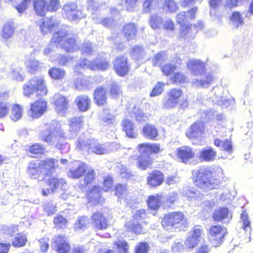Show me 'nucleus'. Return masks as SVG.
<instances>
[{"instance_id": "nucleus-1", "label": "nucleus", "mask_w": 253, "mask_h": 253, "mask_svg": "<svg viewBox=\"0 0 253 253\" xmlns=\"http://www.w3.org/2000/svg\"><path fill=\"white\" fill-rule=\"evenodd\" d=\"M192 176L195 185L206 190L216 188L221 182L220 178L208 168L193 170Z\"/></svg>"}, {"instance_id": "nucleus-2", "label": "nucleus", "mask_w": 253, "mask_h": 253, "mask_svg": "<svg viewBox=\"0 0 253 253\" xmlns=\"http://www.w3.org/2000/svg\"><path fill=\"white\" fill-rule=\"evenodd\" d=\"M55 162L57 163V160L54 159H47L41 161L39 163L31 162L28 166V173L34 179L39 178L42 173V179L44 180L54 174Z\"/></svg>"}, {"instance_id": "nucleus-3", "label": "nucleus", "mask_w": 253, "mask_h": 253, "mask_svg": "<svg viewBox=\"0 0 253 253\" xmlns=\"http://www.w3.org/2000/svg\"><path fill=\"white\" fill-rule=\"evenodd\" d=\"M69 29L67 27L61 29L53 34L52 39V42L56 43L57 46L59 45L67 52H73L79 48L76 39L69 34Z\"/></svg>"}, {"instance_id": "nucleus-4", "label": "nucleus", "mask_w": 253, "mask_h": 253, "mask_svg": "<svg viewBox=\"0 0 253 253\" xmlns=\"http://www.w3.org/2000/svg\"><path fill=\"white\" fill-rule=\"evenodd\" d=\"M40 139L50 145L56 143L59 137L63 138L64 132L60 129V124L53 120L45 124V128L39 133Z\"/></svg>"}, {"instance_id": "nucleus-5", "label": "nucleus", "mask_w": 253, "mask_h": 253, "mask_svg": "<svg viewBox=\"0 0 253 253\" xmlns=\"http://www.w3.org/2000/svg\"><path fill=\"white\" fill-rule=\"evenodd\" d=\"M138 147L141 155L137 158V165L141 169L145 170L150 167L152 163L151 154L160 151V145L146 143L139 144Z\"/></svg>"}, {"instance_id": "nucleus-6", "label": "nucleus", "mask_w": 253, "mask_h": 253, "mask_svg": "<svg viewBox=\"0 0 253 253\" xmlns=\"http://www.w3.org/2000/svg\"><path fill=\"white\" fill-rule=\"evenodd\" d=\"M23 94L25 96L30 97L31 95L36 92V95L43 96L46 95L47 89L45 86L44 79L41 77H34L31 78L23 86Z\"/></svg>"}, {"instance_id": "nucleus-7", "label": "nucleus", "mask_w": 253, "mask_h": 253, "mask_svg": "<svg viewBox=\"0 0 253 253\" xmlns=\"http://www.w3.org/2000/svg\"><path fill=\"white\" fill-rule=\"evenodd\" d=\"M77 146L80 149H84L89 153H94L98 155L105 154L108 151L103 145L100 144L94 139L83 140L80 137Z\"/></svg>"}, {"instance_id": "nucleus-8", "label": "nucleus", "mask_w": 253, "mask_h": 253, "mask_svg": "<svg viewBox=\"0 0 253 253\" xmlns=\"http://www.w3.org/2000/svg\"><path fill=\"white\" fill-rule=\"evenodd\" d=\"M181 222H182V224H187L186 222L184 220L183 213L176 211L166 215L162 220V224L166 230L171 231L174 228H176Z\"/></svg>"}, {"instance_id": "nucleus-9", "label": "nucleus", "mask_w": 253, "mask_h": 253, "mask_svg": "<svg viewBox=\"0 0 253 253\" xmlns=\"http://www.w3.org/2000/svg\"><path fill=\"white\" fill-rule=\"evenodd\" d=\"M62 15L69 20L81 19L85 16L82 10L77 9V4L74 2H68L64 4Z\"/></svg>"}, {"instance_id": "nucleus-10", "label": "nucleus", "mask_w": 253, "mask_h": 253, "mask_svg": "<svg viewBox=\"0 0 253 253\" xmlns=\"http://www.w3.org/2000/svg\"><path fill=\"white\" fill-rule=\"evenodd\" d=\"M209 239L214 245L221 244L224 236L227 234V229L221 225L211 226L209 229Z\"/></svg>"}, {"instance_id": "nucleus-11", "label": "nucleus", "mask_w": 253, "mask_h": 253, "mask_svg": "<svg viewBox=\"0 0 253 253\" xmlns=\"http://www.w3.org/2000/svg\"><path fill=\"white\" fill-rule=\"evenodd\" d=\"M182 90L179 88L170 89L167 93V97L163 100V106L166 109H171L176 107L178 103Z\"/></svg>"}, {"instance_id": "nucleus-12", "label": "nucleus", "mask_w": 253, "mask_h": 253, "mask_svg": "<svg viewBox=\"0 0 253 253\" xmlns=\"http://www.w3.org/2000/svg\"><path fill=\"white\" fill-rule=\"evenodd\" d=\"M44 180L50 187V188L42 189V193L43 196H47L50 193H54L59 187H61L62 189H65L66 187L65 180L64 179L55 177L54 174L53 175V176L46 178Z\"/></svg>"}, {"instance_id": "nucleus-13", "label": "nucleus", "mask_w": 253, "mask_h": 253, "mask_svg": "<svg viewBox=\"0 0 253 253\" xmlns=\"http://www.w3.org/2000/svg\"><path fill=\"white\" fill-rule=\"evenodd\" d=\"M52 245L59 253H67L70 250V245L67 238L63 235H58L53 238Z\"/></svg>"}, {"instance_id": "nucleus-14", "label": "nucleus", "mask_w": 253, "mask_h": 253, "mask_svg": "<svg viewBox=\"0 0 253 253\" xmlns=\"http://www.w3.org/2000/svg\"><path fill=\"white\" fill-rule=\"evenodd\" d=\"M204 132V124L202 122H197L191 125L186 135L191 139H200Z\"/></svg>"}, {"instance_id": "nucleus-15", "label": "nucleus", "mask_w": 253, "mask_h": 253, "mask_svg": "<svg viewBox=\"0 0 253 253\" xmlns=\"http://www.w3.org/2000/svg\"><path fill=\"white\" fill-rule=\"evenodd\" d=\"M91 221L94 227L99 230L106 229L108 225L107 218L99 211H96L92 214Z\"/></svg>"}, {"instance_id": "nucleus-16", "label": "nucleus", "mask_w": 253, "mask_h": 253, "mask_svg": "<svg viewBox=\"0 0 253 253\" xmlns=\"http://www.w3.org/2000/svg\"><path fill=\"white\" fill-rule=\"evenodd\" d=\"M54 99L56 112L60 115L64 116L68 107V102L66 97L60 94H56L54 96Z\"/></svg>"}, {"instance_id": "nucleus-17", "label": "nucleus", "mask_w": 253, "mask_h": 253, "mask_svg": "<svg viewBox=\"0 0 253 253\" xmlns=\"http://www.w3.org/2000/svg\"><path fill=\"white\" fill-rule=\"evenodd\" d=\"M164 181V175L158 170H154L149 173L147 178L148 184L152 187L161 185Z\"/></svg>"}, {"instance_id": "nucleus-18", "label": "nucleus", "mask_w": 253, "mask_h": 253, "mask_svg": "<svg viewBox=\"0 0 253 253\" xmlns=\"http://www.w3.org/2000/svg\"><path fill=\"white\" fill-rule=\"evenodd\" d=\"M195 153L192 148L184 146L177 149V156L181 162L188 163L190 160L194 158Z\"/></svg>"}, {"instance_id": "nucleus-19", "label": "nucleus", "mask_w": 253, "mask_h": 253, "mask_svg": "<svg viewBox=\"0 0 253 253\" xmlns=\"http://www.w3.org/2000/svg\"><path fill=\"white\" fill-rule=\"evenodd\" d=\"M187 68L195 76H202L205 72V64L197 59H192L187 64Z\"/></svg>"}, {"instance_id": "nucleus-20", "label": "nucleus", "mask_w": 253, "mask_h": 253, "mask_svg": "<svg viewBox=\"0 0 253 253\" xmlns=\"http://www.w3.org/2000/svg\"><path fill=\"white\" fill-rule=\"evenodd\" d=\"M114 67L117 73L121 76H125L129 71L127 59L124 56L116 58L114 62Z\"/></svg>"}, {"instance_id": "nucleus-21", "label": "nucleus", "mask_w": 253, "mask_h": 253, "mask_svg": "<svg viewBox=\"0 0 253 253\" xmlns=\"http://www.w3.org/2000/svg\"><path fill=\"white\" fill-rule=\"evenodd\" d=\"M47 103L45 101L40 100L31 104L30 115L33 118L40 117L45 111Z\"/></svg>"}, {"instance_id": "nucleus-22", "label": "nucleus", "mask_w": 253, "mask_h": 253, "mask_svg": "<svg viewBox=\"0 0 253 253\" xmlns=\"http://www.w3.org/2000/svg\"><path fill=\"white\" fill-rule=\"evenodd\" d=\"M47 103L45 101L40 100L31 104L30 115L33 118L40 117L45 111Z\"/></svg>"}, {"instance_id": "nucleus-23", "label": "nucleus", "mask_w": 253, "mask_h": 253, "mask_svg": "<svg viewBox=\"0 0 253 253\" xmlns=\"http://www.w3.org/2000/svg\"><path fill=\"white\" fill-rule=\"evenodd\" d=\"M231 218L232 215L230 214L229 209L227 208H219L212 214L213 220L218 222H228Z\"/></svg>"}, {"instance_id": "nucleus-24", "label": "nucleus", "mask_w": 253, "mask_h": 253, "mask_svg": "<svg viewBox=\"0 0 253 253\" xmlns=\"http://www.w3.org/2000/svg\"><path fill=\"white\" fill-rule=\"evenodd\" d=\"M88 167L82 162H76L75 168L68 172V176L73 178H79L84 173Z\"/></svg>"}, {"instance_id": "nucleus-25", "label": "nucleus", "mask_w": 253, "mask_h": 253, "mask_svg": "<svg viewBox=\"0 0 253 253\" xmlns=\"http://www.w3.org/2000/svg\"><path fill=\"white\" fill-rule=\"evenodd\" d=\"M82 119L81 117H74L69 121V131L71 133L68 134L69 138H71L77 135L82 125Z\"/></svg>"}, {"instance_id": "nucleus-26", "label": "nucleus", "mask_w": 253, "mask_h": 253, "mask_svg": "<svg viewBox=\"0 0 253 253\" xmlns=\"http://www.w3.org/2000/svg\"><path fill=\"white\" fill-rule=\"evenodd\" d=\"M197 33V30L192 29V25H182L180 34V38L184 41L188 42L193 39Z\"/></svg>"}, {"instance_id": "nucleus-27", "label": "nucleus", "mask_w": 253, "mask_h": 253, "mask_svg": "<svg viewBox=\"0 0 253 253\" xmlns=\"http://www.w3.org/2000/svg\"><path fill=\"white\" fill-rule=\"evenodd\" d=\"M216 152L213 148L206 147L200 151L199 158L204 161L210 162L214 160Z\"/></svg>"}, {"instance_id": "nucleus-28", "label": "nucleus", "mask_w": 253, "mask_h": 253, "mask_svg": "<svg viewBox=\"0 0 253 253\" xmlns=\"http://www.w3.org/2000/svg\"><path fill=\"white\" fill-rule=\"evenodd\" d=\"M200 78L194 79L192 84L197 87H207L212 81V77L211 74L204 75L203 74Z\"/></svg>"}, {"instance_id": "nucleus-29", "label": "nucleus", "mask_w": 253, "mask_h": 253, "mask_svg": "<svg viewBox=\"0 0 253 253\" xmlns=\"http://www.w3.org/2000/svg\"><path fill=\"white\" fill-rule=\"evenodd\" d=\"M164 197L162 194H156L149 196L147 200L149 208L154 211H157L160 207L161 201H164Z\"/></svg>"}, {"instance_id": "nucleus-30", "label": "nucleus", "mask_w": 253, "mask_h": 253, "mask_svg": "<svg viewBox=\"0 0 253 253\" xmlns=\"http://www.w3.org/2000/svg\"><path fill=\"white\" fill-rule=\"evenodd\" d=\"M100 119L103 125L108 126L114 123L115 116L109 109L104 108L100 115Z\"/></svg>"}, {"instance_id": "nucleus-31", "label": "nucleus", "mask_w": 253, "mask_h": 253, "mask_svg": "<svg viewBox=\"0 0 253 253\" xmlns=\"http://www.w3.org/2000/svg\"><path fill=\"white\" fill-rule=\"evenodd\" d=\"M106 91L102 86L97 87L94 92V99L98 105H103L106 102Z\"/></svg>"}, {"instance_id": "nucleus-32", "label": "nucleus", "mask_w": 253, "mask_h": 253, "mask_svg": "<svg viewBox=\"0 0 253 253\" xmlns=\"http://www.w3.org/2000/svg\"><path fill=\"white\" fill-rule=\"evenodd\" d=\"M123 129L126 132V135L129 138H135L137 133L134 129L133 124L131 121L126 119L122 122Z\"/></svg>"}, {"instance_id": "nucleus-33", "label": "nucleus", "mask_w": 253, "mask_h": 253, "mask_svg": "<svg viewBox=\"0 0 253 253\" xmlns=\"http://www.w3.org/2000/svg\"><path fill=\"white\" fill-rule=\"evenodd\" d=\"M109 95L113 99H119L123 96V89L117 82H113L109 88Z\"/></svg>"}, {"instance_id": "nucleus-34", "label": "nucleus", "mask_w": 253, "mask_h": 253, "mask_svg": "<svg viewBox=\"0 0 253 253\" xmlns=\"http://www.w3.org/2000/svg\"><path fill=\"white\" fill-rule=\"evenodd\" d=\"M88 201L89 203L96 204L100 203L101 201L100 194V188L98 186H95L88 193Z\"/></svg>"}, {"instance_id": "nucleus-35", "label": "nucleus", "mask_w": 253, "mask_h": 253, "mask_svg": "<svg viewBox=\"0 0 253 253\" xmlns=\"http://www.w3.org/2000/svg\"><path fill=\"white\" fill-rule=\"evenodd\" d=\"M75 101L77 103L79 109L81 111L84 112L89 109L90 100L87 96H79L76 98Z\"/></svg>"}, {"instance_id": "nucleus-36", "label": "nucleus", "mask_w": 253, "mask_h": 253, "mask_svg": "<svg viewBox=\"0 0 253 253\" xmlns=\"http://www.w3.org/2000/svg\"><path fill=\"white\" fill-rule=\"evenodd\" d=\"M143 133L145 137L150 139H155L158 136V131L155 126L149 124L143 127Z\"/></svg>"}, {"instance_id": "nucleus-37", "label": "nucleus", "mask_w": 253, "mask_h": 253, "mask_svg": "<svg viewBox=\"0 0 253 253\" xmlns=\"http://www.w3.org/2000/svg\"><path fill=\"white\" fill-rule=\"evenodd\" d=\"M33 5L37 15L44 16L47 11L45 0H33Z\"/></svg>"}, {"instance_id": "nucleus-38", "label": "nucleus", "mask_w": 253, "mask_h": 253, "mask_svg": "<svg viewBox=\"0 0 253 253\" xmlns=\"http://www.w3.org/2000/svg\"><path fill=\"white\" fill-rule=\"evenodd\" d=\"M244 18L239 11H234L230 17V24L236 29L242 26L244 23Z\"/></svg>"}, {"instance_id": "nucleus-39", "label": "nucleus", "mask_w": 253, "mask_h": 253, "mask_svg": "<svg viewBox=\"0 0 253 253\" xmlns=\"http://www.w3.org/2000/svg\"><path fill=\"white\" fill-rule=\"evenodd\" d=\"M55 23L53 18L45 19L41 22L40 29L43 35H46L50 32L54 27Z\"/></svg>"}, {"instance_id": "nucleus-40", "label": "nucleus", "mask_w": 253, "mask_h": 253, "mask_svg": "<svg viewBox=\"0 0 253 253\" xmlns=\"http://www.w3.org/2000/svg\"><path fill=\"white\" fill-rule=\"evenodd\" d=\"M125 226L128 231H130L136 234L144 233L140 221L130 220L125 224Z\"/></svg>"}, {"instance_id": "nucleus-41", "label": "nucleus", "mask_w": 253, "mask_h": 253, "mask_svg": "<svg viewBox=\"0 0 253 253\" xmlns=\"http://www.w3.org/2000/svg\"><path fill=\"white\" fill-rule=\"evenodd\" d=\"M214 144L220 148L221 150L227 152L228 153H231L233 151L231 141L230 140L226 139L224 141H221L218 139H215L214 140Z\"/></svg>"}, {"instance_id": "nucleus-42", "label": "nucleus", "mask_w": 253, "mask_h": 253, "mask_svg": "<svg viewBox=\"0 0 253 253\" xmlns=\"http://www.w3.org/2000/svg\"><path fill=\"white\" fill-rule=\"evenodd\" d=\"M89 69L91 70L100 69L106 70L108 68L109 64L108 62L100 59H97L94 60L91 64L88 65Z\"/></svg>"}, {"instance_id": "nucleus-43", "label": "nucleus", "mask_w": 253, "mask_h": 253, "mask_svg": "<svg viewBox=\"0 0 253 253\" xmlns=\"http://www.w3.org/2000/svg\"><path fill=\"white\" fill-rule=\"evenodd\" d=\"M136 32V29L134 24L129 23L124 26V35L128 41L132 39L134 37Z\"/></svg>"}, {"instance_id": "nucleus-44", "label": "nucleus", "mask_w": 253, "mask_h": 253, "mask_svg": "<svg viewBox=\"0 0 253 253\" xmlns=\"http://www.w3.org/2000/svg\"><path fill=\"white\" fill-rule=\"evenodd\" d=\"M49 75L54 80H62L65 75V72L63 69L53 67L48 70Z\"/></svg>"}, {"instance_id": "nucleus-45", "label": "nucleus", "mask_w": 253, "mask_h": 253, "mask_svg": "<svg viewBox=\"0 0 253 253\" xmlns=\"http://www.w3.org/2000/svg\"><path fill=\"white\" fill-rule=\"evenodd\" d=\"M27 242V237L24 234L19 233L12 242V245L15 247H21L25 246Z\"/></svg>"}, {"instance_id": "nucleus-46", "label": "nucleus", "mask_w": 253, "mask_h": 253, "mask_svg": "<svg viewBox=\"0 0 253 253\" xmlns=\"http://www.w3.org/2000/svg\"><path fill=\"white\" fill-rule=\"evenodd\" d=\"M22 112L20 106L18 104L13 105L10 114V117L13 121H17L20 119L22 116Z\"/></svg>"}, {"instance_id": "nucleus-47", "label": "nucleus", "mask_w": 253, "mask_h": 253, "mask_svg": "<svg viewBox=\"0 0 253 253\" xmlns=\"http://www.w3.org/2000/svg\"><path fill=\"white\" fill-rule=\"evenodd\" d=\"M14 27L10 23L5 25L2 30V37L5 40L10 39L14 34Z\"/></svg>"}, {"instance_id": "nucleus-48", "label": "nucleus", "mask_w": 253, "mask_h": 253, "mask_svg": "<svg viewBox=\"0 0 253 253\" xmlns=\"http://www.w3.org/2000/svg\"><path fill=\"white\" fill-rule=\"evenodd\" d=\"M127 191L125 185L118 184L116 187L115 195L119 199H126L127 198Z\"/></svg>"}, {"instance_id": "nucleus-49", "label": "nucleus", "mask_w": 253, "mask_h": 253, "mask_svg": "<svg viewBox=\"0 0 253 253\" xmlns=\"http://www.w3.org/2000/svg\"><path fill=\"white\" fill-rule=\"evenodd\" d=\"M144 55V49L141 46L138 45L134 47L131 52L132 58L137 60L143 58Z\"/></svg>"}, {"instance_id": "nucleus-50", "label": "nucleus", "mask_w": 253, "mask_h": 253, "mask_svg": "<svg viewBox=\"0 0 253 253\" xmlns=\"http://www.w3.org/2000/svg\"><path fill=\"white\" fill-rule=\"evenodd\" d=\"M158 5V0H145L143 3L144 10L146 12H149L151 10L156 8Z\"/></svg>"}, {"instance_id": "nucleus-51", "label": "nucleus", "mask_w": 253, "mask_h": 253, "mask_svg": "<svg viewBox=\"0 0 253 253\" xmlns=\"http://www.w3.org/2000/svg\"><path fill=\"white\" fill-rule=\"evenodd\" d=\"M88 223L89 220L87 217L82 216L79 217L77 220L75 224V228L81 229L84 228Z\"/></svg>"}, {"instance_id": "nucleus-52", "label": "nucleus", "mask_w": 253, "mask_h": 253, "mask_svg": "<svg viewBox=\"0 0 253 253\" xmlns=\"http://www.w3.org/2000/svg\"><path fill=\"white\" fill-rule=\"evenodd\" d=\"M171 80L175 84L183 83L187 82V77L183 74L177 72L171 78Z\"/></svg>"}, {"instance_id": "nucleus-53", "label": "nucleus", "mask_w": 253, "mask_h": 253, "mask_svg": "<svg viewBox=\"0 0 253 253\" xmlns=\"http://www.w3.org/2000/svg\"><path fill=\"white\" fill-rule=\"evenodd\" d=\"M213 91H214L213 96L212 97V102L216 104H218V102L216 101V100H223L224 96H223V89L220 87H215L213 88Z\"/></svg>"}, {"instance_id": "nucleus-54", "label": "nucleus", "mask_w": 253, "mask_h": 253, "mask_svg": "<svg viewBox=\"0 0 253 253\" xmlns=\"http://www.w3.org/2000/svg\"><path fill=\"white\" fill-rule=\"evenodd\" d=\"M162 23V18L157 15H152L150 17V24L153 29L158 28Z\"/></svg>"}, {"instance_id": "nucleus-55", "label": "nucleus", "mask_w": 253, "mask_h": 253, "mask_svg": "<svg viewBox=\"0 0 253 253\" xmlns=\"http://www.w3.org/2000/svg\"><path fill=\"white\" fill-rule=\"evenodd\" d=\"M165 84L163 82H158L154 86L150 93L151 96H156L161 94L164 91Z\"/></svg>"}, {"instance_id": "nucleus-56", "label": "nucleus", "mask_w": 253, "mask_h": 253, "mask_svg": "<svg viewBox=\"0 0 253 253\" xmlns=\"http://www.w3.org/2000/svg\"><path fill=\"white\" fill-rule=\"evenodd\" d=\"M87 173L84 177V183L86 185L89 184L92 182L95 176V172L91 168H88L87 169Z\"/></svg>"}, {"instance_id": "nucleus-57", "label": "nucleus", "mask_w": 253, "mask_h": 253, "mask_svg": "<svg viewBox=\"0 0 253 253\" xmlns=\"http://www.w3.org/2000/svg\"><path fill=\"white\" fill-rule=\"evenodd\" d=\"M164 7L169 12H174L178 8L175 2L173 0H166Z\"/></svg>"}, {"instance_id": "nucleus-58", "label": "nucleus", "mask_w": 253, "mask_h": 253, "mask_svg": "<svg viewBox=\"0 0 253 253\" xmlns=\"http://www.w3.org/2000/svg\"><path fill=\"white\" fill-rule=\"evenodd\" d=\"M216 100V101L218 102V104L223 107L227 108L230 105H232L235 103V100L233 98L229 99L226 97H224L223 100Z\"/></svg>"}, {"instance_id": "nucleus-59", "label": "nucleus", "mask_w": 253, "mask_h": 253, "mask_svg": "<svg viewBox=\"0 0 253 253\" xmlns=\"http://www.w3.org/2000/svg\"><path fill=\"white\" fill-rule=\"evenodd\" d=\"M59 5L58 0H50L48 3H46L47 11H55L59 8Z\"/></svg>"}, {"instance_id": "nucleus-60", "label": "nucleus", "mask_w": 253, "mask_h": 253, "mask_svg": "<svg viewBox=\"0 0 253 253\" xmlns=\"http://www.w3.org/2000/svg\"><path fill=\"white\" fill-rule=\"evenodd\" d=\"M136 120L138 122H145L147 120V117L142 110L134 108L133 111Z\"/></svg>"}, {"instance_id": "nucleus-61", "label": "nucleus", "mask_w": 253, "mask_h": 253, "mask_svg": "<svg viewBox=\"0 0 253 253\" xmlns=\"http://www.w3.org/2000/svg\"><path fill=\"white\" fill-rule=\"evenodd\" d=\"M12 77L18 81L23 82L25 79V76L22 73V69L19 68L14 69L12 71Z\"/></svg>"}, {"instance_id": "nucleus-62", "label": "nucleus", "mask_w": 253, "mask_h": 253, "mask_svg": "<svg viewBox=\"0 0 253 253\" xmlns=\"http://www.w3.org/2000/svg\"><path fill=\"white\" fill-rule=\"evenodd\" d=\"M45 148L42 145L38 143L33 144L30 148V152L35 154H42Z\"/></svg>"}, {"instance_id": "nucleus-63", "label": "nucleus", "mask_w": 253, "mask_h": 253, "mask_svg": "<svg viewBox=\"0 0 253 253\" xmlns=\"http://www.w3.org/2000/svg\"><path fill=\"white\" fill-rule=\"evenodd\" d=\"M120 253H127L128 245L125 241H119L115 243Z\"/></svg>"}, {"instance_id": "nucleus-64", "label": "nucleus", "mask_w": 253, "mask_h": 253, "mask_svg": "<svg viewBox=\"0 0 253 253\" xmlns=\"http://www.w3.org/2000/svg\"><path fill=\"white\" fill-rule=\"evenodd\" d=\"M202 229L200 228V226L196 225L191 230L190 235L191 237H195V239L199 241V238L202 235Z\"/></svg>"}]
</instances>
